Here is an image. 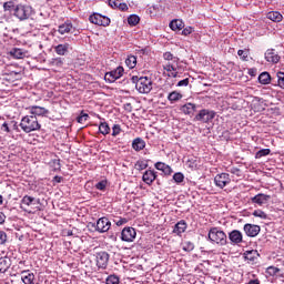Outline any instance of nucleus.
I'll return each instance as SVG.
<instances>
[{
	"mask_svg": "<svg viewBox=\"0 0 284 284\" xmlns=\"http://www.w3.org/2000/svg\"><path fill=\"white\" fill-rule=\"evenodd\" d=\"M183 250L187 251V250H194V244L192 243H187L186 246L183 247Z\"/></svg>",
	"mask_w": 284,
	"mask_h": 284,
	"instance_id": "nucleus-59",
	"label": "nucleus"
},
{
	"mask_svg": "<svg viewBox=\"0 0 284 284\" xmlns=\"http://www.w3.org/2000/svg\"><path fill=\"white\" fill-rule=\"evenodd\" d=\"M34 10L28 4H17L13 9V17L19 19V21H27L31 18Z\"/></svg>",
	"mask_w": 284,
	"mask_h": 284,
	"instance_id": "nucleus-3",
	"label": "nucleus"
},
{
	"mask_svg": "<svg viewBox=\"0 0 284 284\" xmlns=\"http://www.w3.org/2000/svg\"><path fill=\"white\" fill-rule=\"evenodd\" d=\"M90 119V115L88 113H84L81 111L80 115L77 118L78 123H85Z\"/></svg>",
	"mask_w": 284,
	"mask_h": 284,
	"instance_id": "nucleus-44",
	"label": "nucleus"
},
{
	"mask_svg": "<svg viewBox=\"0 0 284 284\" xmlns=\"http://www.w3.org/2000/svg\"><path fill=\"white\" fill-rule=\"evenodd\" d=\"M21 203H22V205H28V206H30V205H32V203H34V197L29 196V195H24V196L22 197V200H21Z\"/></svg>",
	"mask_w": 284,
	"mask_h": 284,
	"instance_id": "nucleus-41",
	"label": "nucleus"
},
{
	"mask_svg": "<svg viewBox=\"0 0 284 284\" xmlns=\"http://www.w3.org/2000/svg\"><path fill=\"white\" fill-rule=\"evenodd\" d=\"M134 79H136L135 81V88L138 90V92H140V94H150V92H152V79L148 78V77H133V81Z\"/></svg>",
	"mask_w": 284,
	"mask_h": 284,
	"instance_id": "nucleus-4",
	"label": "nucleus"
},
{
	"mask_svg": "<svg viewBox=\"0 0 284 284\" xmlns=\"http://www.w3.org/2000/svg\"><path fill=\"white\" fill-rule=\"evenodd\" d=\"M266 272H267V274H270V276H275V274L277 272H281V270H278V267H276V266H268L266 268Z\"/></svg>",
	"mask_w": 284,
	"mask_h": 284,
	"instance_id": "nucleus-50",
	"label": "nucleus"
},
{
	"mask_svg": "<svg viewBox=\"0 0 284 284\" xmlns=\"http://www.w3.org/2000/svg\"><path fill=\"white\" fill-rule=\"evenodd\" d=\"M216 116V112L203 109L195 115V121H201L202 123H210Z\"/></svg>",
	"mask_w": 284,
	"mask_h": 284,
	"instance_id": "nucleus-8",
	"label": "nucleus"
},
{
	"mask_svg": "<svg viewBox=\"0 0 284 284\" xmlns=\"http://www.w3.org/2000/svg\"><path fill=\"white\" fill-rule=\"evenodd\" d=\"M95 187L100 190L101 192L105 191V187H108V180H102L95 184Z\"/></svg>",
	"mask_w": 284,
	"mask_h": 284,
	"instance_id": "nucleus-47",
	"label": "nucleus"
},
{
	"mask_svg": "<svg viewBox=\"0 0 284 284\" xmlns=\"http://www.w3.org/2000/svg\"><path fill=\"white\" fill-rule=\"evenodd\" d=\"M10 270V260L7 257L0 258V274H6Z\"/></svg>",
	"mask_w": 284,
	"mask_h": 284,
	"instance_id": "nucleus-31",
	"label": "nucleus"
},
{
	"mask_svg": "<svg viewBox=\"0 0 284 284\" xmlns=\"http://www.w3.org/2000/svg\"><path fill=\"white\" fill-rule=\"evenodd\" d=\"M207 239L211 243L220 245L221 247L227 245V234L216 226L209 230Z\"/></svg>",
	"mask_w": 284,
	"mask_h": 284,
	"instance_id": "nucleus-2",
	"label": "nucleus"
},
{
	"mask_svg": "<svg viewBox=\"0 0 284 284\" xmlns=\"http://www.w3.org/2000/svg\"><path fill=\"white\" fill-rule=\"evenodd\" d=\"M72 30H74V26L70 22V20H67L64 23L58 27L59 34H70Z\"/></svg>",
	"mask_w": 284,
	"mask_h": 284,
	"instance_id": "nucleus-22",
	"label": "nucleus"
},
{
	"mask_svg": "<svg viewBox=\"0 0 284 284\" xmlns=\"http://www.w3.org/2000/svg\"><path fill=\"white\" fill-rule=\"evenodd\" d=\"M110 227H112V223L110 222V220L108 217H100L97 221L95 230H97V232H100V234L109 232Z\"/></svg>",
	"mask_w": 284,
	"mask_h": 284,
	"instance_id": "nucleus-10",
	"label": "nucleus"
},
{
	"mask_svg": "<svg viewBox=\"0 0 284 284\" xmlns=\"http://www.w3.org/2000/svg\"><path fill=\"white\" fill-rule=\"evenodd\" d=\"M64 65H65L64 58H53L49 60V67L52 68L54 72H61Z\"/></svg>",
	"mask_w": 284,
	"mask_h": 284,
	"instance_id": "nucleus-14",
	"label": "nucleus"
},
{
	"mask_svg": "<svg viewBox=\"0 0 284 284\" xmlns=\"http://www.w3.org/2000/svg\"><path fill=\"white\" fill-rule=\"evenodd\" d=\"M266 17L270 21H274L275 23H281V21H283V14L278 11H270Z\"/></svg>",
	"mask_w": 284,
	"mask_h": 284,
	"instance_id": "nucleus-26",
	"label": "nucleus"
},
{
	"mask_svg": "<svg viewBox=\"0 0 284 284\" xmlns=\"http://www.w3.org/2000/svg\"><path fill=\"white\" fill-rule=\"evenodd\" d=\"M8 241V234L4 231H0V245H6Z\"/></svg>",
	"mask_w": 284,
	"mask_h": 284,
	"instance_id": "nucleus-51",
	"label": "nucleus"
},
{
	"mask_svg": "<svg viewBox=\"0 0 284 284\" xmlns=\"http://www.w3.org/2000/svg\"><path fill=\"white\" fill-rule=\"evenodd\" d=\"M214 183H215L216 187H220V190H223V187H226V185H230V183H232L230 173L216 174L214 178Z\"/></svg>",
	"mask_w": 284,
	"mask_h": 284,
	"instance_id": "nucleus-7",
	"label": "nucleus"
},
{
	"mask_svg": "<svg viewBox=\"0 0 284 284\" xmlns=\"http://www.w3.org/2000/svg\"><path fill=\"white\" fill-rule=\"evenodd\" d=\"M140 21H141V18L136 14H131L128 18V23L129 26H131V28H134V26H139Z\"/></svg>",
	"mask_w": 284,
	"mask_h": 284,
	"instance_id": "nucleus-36",
	"label": "nucleus"
},
{
	"mask_svg": "<svg viewBox=\"0 0 284 284\" xmlns=\"http://www.w3.org/2000/svg\"><path fill=\"white\" fill-rule=\"evenodd\" d=\"M53 181H54L55 183H61V181H63V178H62V176H59V175H55V176L53 178Z\"/></svg>",
	"mask_w": 284,
	"mask_h": 284,
	"instance_id": "nucleus-61",
	"label": "nucleus"
},
{
	"mask_svg": "<svg viewBox=\"0 0 284 284\" xmlns=\"http://www.w3.org/2000/svg\"><path fill=\"white\" fill-rule=\"evenodd\" d=\"M90 23L94 26H103V28L110 26L111 20L105 16H101L100 13H93L89 17Z\"/></svg>",
	"mask_w": 284,
	"mask_h": 284,
	"instance_id": "nucleus-6",
	"label": "nucleus"
},
{
	"mask_svg": "<svg viewBox=\"0 0 284 284\" xmlns=\"http://www.w3.org/2000/svg\"><path fill=\"white\" fill-rule=\"evenodd\" d=\"M248 74H250V77H256V70L250 69Z\"/></svg>",
	"mask_w": 284,
	"mask_h": 284,
	"instance_id": "nucleus-62",
	"label": "nucleus"
},
{
	"mask_svg": "<svg viewBox=\"0 0 284 284\" xmlns=\"http://www.w3.org/2000/svg\"><path fill=\"white\" fill-rule=\"evenodd\" d=\"M13 123V130H19V125L17 124V122H12Z\"/></svg>",
	"mask_w": 284,
	"mask_h": 284,
	"instance_id": "nucleus-64",
	"label": "nucleus"
},
{
	"mask_svg": "<svg viewBox=\"0 0 284 284\" xmlns=\"http://www.w3.org/2000/svg\"><path fill=\"white\" fill-rule=\"evenodd\" d=\"M186 230L187 222H185V220H181L174 225L173 234H176V236H181V234L185 233Z\"/></svg>",
	"mask_w": 284,
	"mask_h": 284,
	"instance_id": "nucleus-21",
	"label": "nucleus"
},
{
	"mask_svg": "<svg viewBox=\"0 0 284 284\" xmlns=\"http://www.w3.org/2000/svg\"><path fill=\"white\" fill-rule=\"evenodd\" d=\"M271 81H272V77L267 72H262L258 75V82L262 83V85H268Z\"/></svg>",
	"mask_w": 284,
	"mask_h": 284,
	"instance_id": "nucleus-33",
	"label": "nucleus"
},
{
	"mask_svg": "<svg viewBox=\"0 0 284 284\" xmlns=\"http://www.w3.org/2000/svg\"><path fill=\"white\" fill-rule=\"evenodd\" d=\"M21 281L24 284H37V277L34 273L30 272V270L21 272Z\"/></svg>",
	"mask_w": 284,
	"mask_h": 284,
	"instance_id": "nucleus-18",
	"label": "nucleus"
},
{
	"mask_svg": "<svg viewBox=\"0 0 284 284\" xmlns=\"http://www.w3.org/2000/svg\"><path fill=\"white\" fill-rule=\"evenodd\" d=\"M163 59H164L165 61H174L175 63H178V61H179V58H178V57H174V54H172V52H165V53L163 54Z\"/></svg>",
	"mask_w": 284,
	"mask_h": 284,
	"instance_id": "nucleus-43",
	"label": "nucleus"
},
{
	"mask_svg": "<svg viewBox=\"0 0 284 284\" xmlns=\"http://www.w3.org/2000/svg\"><path fill=\"white\" fill-rule=\"evenodd\" d=\"M110 125L108 124V122H101L99 125V132L100 134H103V136H106V134H110Z\"/></svg>",
	"mask_w": 284,
	"mask_h": 284,
	"instance_id": "nucleus-35",
	"label": "nucleus"
},
{
	"mask_svg": "<svg viewBox=\"0 0 284 284\" xmlns=\"http://www.w3.org/2000/svg\"><path fill=\"white\" fill-rule=\"evenodd\" d=\"M20 128L26 132V134H30V132L41 130V124L36 115H26L21 119Z\"/></svg>",
	"mask_w": 284,
	"mask_h": 284,
	"instance_id": "nucleus-1",
	"label": "nucleus"
},
{
	"mask_svg": "<svg viewBox=\"0 0 284 284\" xmlns=\"http://www.w3.org/2000/svg\"><path fill=\"white\" fill-rule=\"evenodd\" d=\"M265 61L267 63L276 64L278 61H281V55L278 54V51L276 49H267L264 53Z\"/></svg>",
	"mask_w": 284,
	"mask_h": 284,
	"instance_id": "nucleus-13",
	"label": "nucleus"
},
{
	"mask_svg": "<svg viewBox=\"0 0 284 284\" xmlns=\"http://www.w3.org/2000/svg\"><path fill=\"white\" fill-rule=\"evenodd\" d=\"M155 170H159L160 172H163L166 176H170L172 174V168L164 162H156L154 164Z\"/></svg>",
	"mask_w": 284,
	"mask_h": 284,
	"instance_id": "nucleus-24",
	"label": "nucleus"
},
{
	"mask_svg": "<svg viewBox=\"0 0 284 284\" xmlns=\"http://www.w3.org/2000/svg\"><path fill=\"white\" fill-rule=\"evenodd\" d=\"M190 85V78H185L178 82V88H187Z\"/></svg>",
	"mask_w": 284,
	"mask_h": 284,
	"instance_id": "nucleus-52",
	"label": "nucleus"
},
{
	"mask_svg": "<svg viewBox=\"0 0 284 284\" xmlns=\"http://www.w3.org/2000/svg\"><path fill=\"white\" fill-rule=\"evenodd\" d=\"M272 150L270 149H262L255 153V159H263V156H270Z\"/></svg>",
	"mask_w": 284,
	"mask_h": 284,
	"instance_id": "nucleus-38",
	"label": "nucleus"
},
{
	"mask_svg": "<svg viewBox=\"0 0 284 284\" xmlns=\"http://www.w3.org/2000/svg\"><path fill=\"white\" fill-rule=\"evenodd\" d=\"M118 10H121V12H128L129 8H128V3L125 2H120L118 4Z\"/></svg>",
	"mask_w": 284,
	"mask_h": 284,
	"instance_id": "nucleus-55",
	"label": "nucleus"
},
{
	"mask_svg": "<svg viewBox=\"0 0 284 284\" xmlns=\"http://www.w3.org/2000/svg\"><path fill=\"white\" fill-rule=\"evenodd\" d=\"M229 172L231 173V174H235V176H241V169H239V168H231L230 170H229Z\"/></svg>",
	"mask_w": 284,
	"mask_h": 284,
	"instance_id": "nucleus-56",
	"label": "nucleus"
},
{
	"mask_svg": "<svg viewBox=\"0 0 284 284\" xmlns=\"http://www.w3.org/2000/svg\"><path fill=\"white\" fill-rule=\"evenodd\" d=\"M124 72L125 70L123 69V67H118L115 70L105 73L104 81H106V83H114V81L123 77Z\"/></svg>",
	"mask_w": 284,
	"mask_h": 284,
	"instance_id": "nucleus-5",
	"label": "nucleus"
},
{
	"mask_svg": "<svg viewBox=\"0 0 284 284\" xmlns=\"http://www.w3.org/2000/svg\"><path fill=\"white\" fill-rule=\"evenodd\" d=\"M163 70L169 72L168 75L172 77L173 79H176V77H179V72L176 71V67L172 63H166L165 65H163Z\"/></svg>",
	"mask_w": 284,
	"mask_h": 284,
	"instance_id": "nucleus-27",
	"label": "nucleus"
},
{
	"mask_svg": "<svg viewBox=\"0 0 284 284\" xmlns=\"http://www.w3.org/2000/svg\"><path fill=\"white\" fill-rule=\"evenodd\" d=\"M171 30H183L185 28V23L181 19H175L170 22Z\"/></svg>",
	"mask_w": 284,
	"mask_h": 284,
	"instance_id": "nucleus-30",
	"label": "nucleus"
},
{
	"mask_svg": "<svg viewBox=\"0 0 284 284\" xmlns=\"http://www.w3.org/2000/svg\"><path fill=\"white\" fill-rule=\"evenodd\" d=\"M181 99H183V94L179 91H173L168 95V101H170V103H176V101H181Z\"/></svg>",
	"mask_w": 284,
	"mask_h": 284,
	"instance_id": "nucleus-32",
	"label": "nucleus"
},
{
	"mask_svg": "<svg viewBox=\"0 0 284 284\" xmlns=\"http://www.w3.org/2000/svg\"><path fill=\"white\" fill-rule=\"evenodd\" d=\"M125 223H128V219L125 217H121L115 225L121 226V225H125Z\"/></svg>",
	"mask_w": 284,
	"mask_h": 284,
	"instance_id": "nucleus-58",
	"label": "nucleus"
},
{
	"mask_svg": "<svg viewBox=\"0 0 284 284\" xmlns=\"http://www.w3.org/2000/svg\"><path fill=\"white\" fill-rule=\"evenodd\" d=\"M1 130H2V132L10 133V126L8 125L7 122H4V123L1 125Z\"/></svg>",
	"mask_w": 284,
	"mask_h": 284,
	"instance_id": "nucleus-57",
	"label": "nucleus"
},
{
	"mask_svg": "<svg viewBox=\"0 0 284 284\" xmlns=\"http://www.w3.org/2000/svg\"><path fill=\"white\" fill-rule=\"evenodd\" d=\"M121 132H123V129H121L120 124H114L112 126V136H119V134H121Z\"/></svg>",
	"mask_w": 284,
	"mask_h": 284,
	"instance_id": "nucleus-45",
	"label": "nucleus"
},
{
	"mask_svg": "<svg viewBox=\"0 0 284 284\" xmlns=\"http://www.w3.org/2000/svg\"><path fill=\"white\" fill-rule=\"evenodd\" d=\"M9 54L13 59H26L28 51H26L23 49H19V48H13L10 50Z\"/></svg>",
	"mask_w": 284,
	"mask_h": 284,
	"instance_id": "nucleus-23",
	"label": "nucleus"
},
{
	"mask_svg": "<svg viewBox=\"0 0 284 284\" xmlns=\"http://www.w3.org/2000/svg\"><path fill=\"white\" fill-rule=\"evenodd\" d=\"M244 232L246 236L254 239V236H258V234H261V226L256 224H245Z\"/></svg>",
	"mask_w": 284,
	"mask_h": 284,
	"instance_id": "nucleus-16",
	"label": "nucleus"
},
{
	"mask_svg": "<svg viewBox=\"0 0 284 284\" xmlns=\"http://www.w3.org/2000/svg\"><path fill=\"white\" fill-rule=\"evenodd\" d=\"M120 3L121 2L119 0H109V6H110V8H113V10L119 9Z\"/></svg>",
	"mask_w": 284,
	"mask_h": 284,
	"instance_id": "nucleus-53",
	"label": "nucleus"
},
{
	"mask_svg": "<svg viewBox=\"0 0 284 284\" xmlns=\"http://www.w3.org/2000/svg\"><path fill=\"white\" fill-rule=\"evenodd\" d=\"M181 112H183V114H194L196 112V104L189 102L182 105Z\"/></svg>",
	"mask_w": 284,
	"mask_h": 284,
	"instance_id": "nucleus-28",
	"label": "nucleus"
},
{
	"mask_svg": "<svg viewBox=\"0 0 284 284\" xmlns=\"http://www.w3.org/2000/svg\"><path fill=\"white\" fill-rule=\"evenodd\" d=\"M186 166L190 168V170H196V168H199V163H196V160L194 159H189L186 161Z\"/></svg>",
	"mask_w": 284,
	"mask_h": 284,
	"instance_id": "nucleus-46",
	"label": "nucleus"
},
{
	"mask_svg": "<svg viewBox=\"0 0 284 284\" xmlns=\"http://www.w3.org/2000/svg\"><path fill=\"white\" fill-rule=\"evenodd\" d=\"M55 54L59 57H65L70 52V43H61L53 47Z\"/></svg>",
	"mask_w": 284,
	"mask_h": 284,
	"instance_id": "nucleus-19",
	"label": "nucleus"
},
{
	"mask_svg": "<svg viewBox=\"0 0 284 284\" xmlns=\"http://www.w3.org/2000/svg\"><path fill=\"white\" fill-rule=\"evenodd\" d=\"M132 148L135 152H141V150H145V140L142 138H135L132 141Z\"/></svg>",
	"mask_w": 284,
	"mask_h": 284,
	"instance_id": "nucleus-25",
	"label": "nucleus"
},
{
	"mask_svg": "<svg viewBox=\"0 0 284 284\" xmlns=\"http://www.w3.org/2000/svg\"><path fill=\"white\" fill-rule=\"evenodd\" d=\"M97 265L100 270H105L108 267V263L110 261V254L105 251L98 252L95 255Z\"/></svg>",
	"mask_w": 284,
	"mask_h": 284,
	"instance_id": "nucleus-9",
	"label": "nucleus"
},
{
	"mask_svg": "<svg viewBox=\"0 0 284 284\" xmlns=\"http://www.w3.org/2000/svg\"><path fill=\"white\" fill-rule=\"evenodd\" d=\"M184 180H185V176L181 172L175 173L173 175V181H175V183H183Z\"/></svg>",
	"mask_w": 284,
	"mask_h": 284,
	"instance_id": "nucleus-49",
	"label": "nucleus"
},
{
	"mask_svg": "<svg viewBox=\"0 0 284 284\" xmlns=\"http://www.w3.org/2000/svg\"><path fill=\"white\" fill-rule=\"evenodd\" d=\"M229 239L231 243L239 245L240 243H243V233H241L239 230H233L229 233Z\"/></svg>",
	"mask_w": 284,
	"mask_h": 284,
	"instance_id": "nucleus-20",
	"label": "nucleus"
},
{
	"mask_svg": "<svg viewBox=\"0 0 284 284\" xmlns=\"http://www.w3.org/2000/svg\"><path fill=\"white\" fill-rule=\"evenodd\" d=\"M244 258L246 261H250V263H254V261H256V258H258V251H256V250L246 251L244 253Z\"/></svg>",
	"mask_w": 284,
	"mask_h": 284,
	"instance_id": "nucleus-29",
	"label": "nucleus"
},
{
	"mask_svg": "<svg viewBox=\"0 0 284 284\" xmlns=\"http://www.w3.org/2000/svg\"><path fill=\"white\" fill-rule=\"evenodd\" d=\"M106 284H119L121 283V280L116 275H109L105 280Z\"/></svg>",
	"mask_w": 284,
	"mask_h": 284,
	"instance_id": "nucleus-39",
	"label": "nucleus"
},
{
	"mask_svg": "<svg viewBox=\"0 0 284 284\" xmlns=\"http://www.w3.org/2000/svg\"><path fill=\"white\" fill-rule=\"evenodd\" d=\"M6 223V214L0 212V225H3Z\"/></svg>",
	"mask_w": 284,
	"mask_h": 284,
	"instance_id": "nucleus-60",
	"label": "nucleus"
},
{
	"mask_svg": "<svg viewBox=\"0 0 284 284\" xmlns=\"http://www.w3.org/2000/svg\"><path fill=\"white\" fill-rule=\"evenodd\" d=\"M253 216L257 217V219H262L263 221H265L267 219V213H265L263 210H255L253 212Z\"/></svg>",
	"mask_w": 284,
	"mask_h": 284,
	"instance_id": "nucleus-40",
	"label": "nucleus"
},
{
	"mask_svg": "<svg viewBox=\"0 0 284 284\" xmlns=\"http://www.w3.org/2000/svg\"><path fill=\"white\" fill-rule=\"evenodd\" d=\"M158 178L159 175L156 174V171L149 169L143 173L142 181L146 185H152Z\"/></svg>",
	"mask_w": 284,
	"mask_h": 284,
	"instance_id": "nucleus-15",
	"label": "nucleus"
},
{
	"mask_svg": "<svg viewBox=\"0 0 284 284\" xmlns=\"http://www.w3.org/2000/svg\"><path fill=\"white\" fill-rule=\"evenodd\" d=\"M14 8H17V6H14V2L12 1H8L3 3V10L6 12H12V10H14Z\"/></svg>",
	"mask_w": 284,
	"mask_h": 284,
	"instance_id": "nucleus-42",
	"label": "nucleus"
},
{
	"mask_svg": "<svg viewBox=\"0 0 284 284\" xmlns=\"http://www.w3.org/2000/svg\"><path fill=\"white\" fill-rule=\"evenodd\" d=\"M248 284H261V282H258V280H251Z\"/></svg>",
	"mask_w": 284,
	"mask_h": 284,
	"instance_id": "nucleus-63",
	"label": "nucleus"
},
{
	"mask_svg": "<svg viewBox=\"0 0 284 284\" xmlns=\"http://www.w3.org/2000/svg\"><path fill=\"white\" fill-rule=\"evenodd\" d=\"M134 168L139 172H143V170H148V161L139 160V161L135 162Z\"/></svg>",
	"mask_w": 284,
	"mask_h": 284,
	"instance_id": "nucleus-37",
	"label": "nucleus"
},
{
	"mask_svg": "<svg viewBox=\"0 0 284 284\" xmlns=\"http://www.w3.org/2000/svg\"><path fill=\"white\" fill-rule=\"evenodd\" d=\"M237 54L242 61H247V57H250V50H239Z\"/></svg>",
	"mask_w": 284,
	"mask_h": 284,
	"instance_id": "nucleus-48",
	"label": "nucleus"
},
{
	"mask_svg": "<svg viewBox=\"0 0 284 284\" xmlns=\"http://www.w3.org/2000/svg\"><path fill=\"white\" fill-rule=\"evenodd\" d=\"M125 65L129 70H134L136 68V57L135 55H129L125 60Z\"/></svg>",
	"mask_w": 284,
	"mask_h": 284,
	"instance_id": "nucleus-34",
	"label": "nucleus"
},
{
	"mask_svg": "<svg viewBox=\"0 0 284 284\" xmlns=\"http://www.w3.org/2000/svg\"><path fill=\"white\" fill-rule=\"evenodd\" d=\"M121 239L125 243H132L136 239V230L132 226L124 227L121 232Z\"/></svg>",
	"mask_w": 284,
	"mask_h": 284,
	"instance_id": "nucleus-11",
	"label": "nucleus"
},
{
	"mask_svg": "<svg viewBox=\"0 0 284 284\" xmlns=\"http://www.w3.org/2000/svg\"><path fill=\"white\" fill-rule=\"evenodd\" d=\"M29 112L31 114V116H48V114H50V111L43 106H39V105H32L29 106Z\"/></svg>",
	"mask_w": 284,
	"mask_h": 284,
	"instance_id": "nucleus-17",
	"label": "nucleus"
},
{
	"mask_svg": "<svg viewBox=\"0 0 284 284\" xmlns=\"http://www.w3.org/2000/svg\"><path fill=\"white\" fill-rule=\"evenodd\" d=\"M192 32H194V29L192 27H186L182 30V34L184 37H189V34H192Z\"/></svg>",
	"mask_w": 284,
	"mask_h": 284,
	"instance_id": "nucleus-54",
	"label": "nucleus"
},
{
	"mask_svg": "<svg viewBox=\"0 0 284 284\" xmlns=\"http://www.w3.org/2000/svg\"><path fill=\"white\" fill-rule=\"evenodd\" d=\"M270 199H272L271 195L258 193L251 197V203L253 205H258V207H263V205H266V203H270Z\"/></svg>",
	"mask_w": 284,
	"mask_h": 284,
	"instance_id": "nucleus-12",
	"label": "nucleus"
}]
</instances>
